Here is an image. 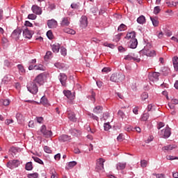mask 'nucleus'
Returning a JSON list of instances; mask_svg holds the SVG:
<instances>
[{
	"label": "nucleus",
	"instance_id": "obj_1",
	"mask_svg": "<svg viewBox=\"0 0 178 178\" xmlns=\"http://www.w3.org/2000/svg\"><path fill=\"white\" fill-rule=\"evenodd\" d=\"M124 79H125L124 74L119 72L113 73L110 77L111 81H113L114 83H120L123 81Z\"/></svg>",
	"mask_w": 178,
	"mask_h": 178
},
{
	"label": "nucleus",
	"instance_id": "obj_2",
	"mask_svg": "<svg viewBox=\"0 0 178 178\" xmlns=\"http://www.w3.org/2000/svg\"><path fill=\"white\" fill-rule=\"evenodd\" d=\"M38 86L39 85L34 81L33 82H30L27 85L28 91L31 92V94H37V92H38Z\"/></svg>",
	"mask_w": 178,
	"mask_h": 178
},
{
	"label": "nucleus",
	"instance_id": "obj_3",
	"mask_svg": "<svg viewBox=\"0 0 178 178\" xmlns=\"http://www.w3.org/2000/svg\"><path fill=\"white\" fill-rule=\"evenodd\" d=\"M19 165H20V161H19V160H11V161H9L7 163L6 166L9 169H15V168H18Z\"/></svg>",
	"mask_w": 178,
	"mask_h": 178
},
{
	"label": "nucleus",
	"instance_id": "obj_4",
	"mask_svg": "<svg viewBox=\"0 0 178 178\" xmlns=\"http://www.w3.org/2000/svg\"><path fill=\"white\" fill-rule=\"evenodd\" d=\"M172 132L170 131V128L169 126H167L165 129H162L160 134L161 137H163V138H169Z\"/></svg>",
	"mask_w": 178,
	"mask_h": 178
},
{
	"label": "nucleus",
	"instance_id": "obj_5",
	"mask_svg": "<svg viewBox=\"0 0 178 178\" xmlns=\"http://www.w3.org/2000/svg\"><path fill=\"white\" fill-rule=\"evenodd\" d=\"M45 79V74L42 73L38 75L33 81L38 84V86H42L44 84V80Z\"/></svg>",
	"mask_w": 178,
	"mask_h": 178
},
{
	"label": "nucleus",
	"instance_id": "obj_6",
	"mask_svg": "<svg viewBox=\"0 0 178 178\" xmlns=\"http://www.w3.org/2000/svg\"><path fill=\"white\" fill-rule=\"evenodd\" d=\"M140 54H142V55H146V56H156V55L154 50H149L145 47L140 51Z\"/></svg>",
	"mask_w": 178,
	"mask_h": 178
},
{
	"label": "nucleus",
	"instance_id": "obj_7",
	"mask_svg": "<svg viewBox=\"0 0 178 178\" xmlns=\"http://www.w3.org/2000/svg\"><path fill=\"white\" fill-rule=\"evenodd\" d=\"M41 133L43 134L45 138H49L52 136V131L47 130L45 125H42L40 129Z\"/></svg>",
	"mask_w": 178,
	"mask_h": 178
},
{
	"label": "nucleus",
	"instance_id": "obj_8",
	"mask_svg": "<svg viewBox=\"0 0 178 178\" xmlns=\"http://www.w3.org/2000/svg\"><path fill=\"white\" fill-rule=\"evenodd\" d=\"M22 31H23V35L25 37V38H31L33 37V35L34 34V32L31 31L29 30V28L26 26L22 27Z\"/></svg>",
	"mask_w": 178,
	"mask_h": 178
},
{
	"label": "nucleus",
	"instance_id": "obj_9",
	"mask_svg": "<svg viewBox=\"0 0 178 178\" xmlns=\"http://www.w3.org/2000/svg\"><path fill=\"white\" fill-rule=\"evenodd\" d=\"M161 74L159 72H153L149 74V80L152 81V83H155L159 80V76Z\"/></svg>",
	"mask_w": 178,
	"mask_h": 178
},
{
	"label": "nucleus",
	"instance_id": "obj_10",
	"mask_svg": "<svg viewBox=\"0 0 178 178\" xmlns=\"http://www.w3.org/2000/svg\"><path fill=\"white\" fill-rule=\"evenodd\" d=\"M105 160L104 159H99L97 161L96 170L99 172V170H104V163Z\"/></svg>",
	"mask_w": 178,
	"mask_h": 178
},
{
	"label": "nucleus",
	"instance_id": "obj_11",
	"mask_svg": "<svg viewBox=\"0 0 178 178\" xmlns=\"http://www.w3.org/2000/svg\"><path fill=\"white\" fill-rule=\"evenodd\" d=\"M47 26L49 29H56L58 27V22L52 19L47 21Z\"/></svg>",
	"mask_w": 178,
	"mask_h": 178
},
{
	"label": "nucleus",
	"instance_id": "obj_12",
	"mask_svg": "<svg viewBox=\"0 0 178 178\" xmlns=\"http://www.w3.org/2000/svg\"><path fill=\"white\" fill-rule=\"evenodd\" d=\"M81 27L86 29L88 26V19L86 16H82L81 18Z\"/></svg>",
	"mask_w": 178,
	"mask_h": 178
},
{
	"label": "nucleus",
	"instance_id": "obj_13",
	"mask_svg": "<svg viewBox=\"0 0 178 178\" xmlns=\"http://www.w3.org/2000/svg\"><path fill=\"white\" fill-rule=\"evenodd\" d=\"M32 12H33L35 15H42V9L40 8L37 5H33L31 8Z\"/></svg>",
	"mask_w": 178,
	"mask_h": 178
},
{
	"label": "nucleus",
	"instance_id": "obj_14",
	"mask_svg": "<svg viewBox=\"0 0 178 178\" xmlns=\"http://www.w3.org/2000/svg\"><path fill=\"white\" fill-rule=\"evenodd\" d=\"M124 59L125 60H134V62H138V63L141 60V59H140L138 57H136V56H134V55L131 56L130 54L125 56Z\"/></svg>",
	"mask_w": 178,
	"mask_h": 178
},
{
	"label": "nucleus",
	"instance_id": "obj_15",
	"mask_svg": "<svg viewBox=\"0 0 178 178\" xmlns=\"http://www.w3.org/2000/svg\"><path fill=\"white\" fill-rule=\"evenodd\" d=\"M22 31H23L22 28H17V29L14 30L12 33L13 37H15V38H19V37H20V35L22 34Z\"/></svg>",
	"mask_w": 178,
	"mask_h": 178
},
{
	"label": "nucleus",
	"instance_id": "obj_16",
	"mask_svg": "<svg viewBox=\"0 0 178 178\" xmlns=\"http://www.w3.org/2000/svg\"><path fill=\"white\" fill-rule=\"evenodd\" d=\"M59 80L62 86H66V81L67 80V76L65 74H60Z\"/></svg>",
	"mask_w": 178,
	"mask_h": 178
},
{
	"label": "nucleus",
	"instance_id": "obj_17",
	"mask_svg": "<svg viewBox=\"0 0 178 178\" xmlns=\"http://www.w3.org/2000/svg\"><path fill=\"white\" fill-rule=\"evenodd\" d=\"M63 94L68 99H70L71 101L74 99V95L72 93L70 90H64Z\"/></svg>",
	"mask_w": 178,
	"mask_h": 178
},
{
	"label": "nucleus",
	"instance_id": "obj_18",
	"mask_svg": "<svg viewBox=\"0 0 178 178\" xmlns=\"http://www.w3.org/2000/svg\"><path fill=\"white\" fill-rule=\"evenodd\" d=\"M70 24V21H69V18L68 17H64L63 18L60 25L63 27H66L67 26H69Z\"/></svg>",
	"mask_w": 178,
	"mask_h": 178
},
{
	"label": "nucleus",
	"instance_id": "obj_19",
	"mask_svg": "<svg viewBox=\"0 0 178 178\" xmlns=\"http://www.w3.org/2000/svg\"><path fill=\"white\" fill-rule=\"evenodd\" d=\"M51 49L53 52H56V54H58V52H59V50L60 49V44H59L58 43L54 44L53 45H51Z\"/></svg>",
	"mask_w": 178,
	"mask_h": 178
},
{
	"label": "nucleus",
	"instance_id": "obj_20",
	"mask_svg": "<svg viewBox=\"0 0 178 178\" xmlns=\"http://www.w3.org/2000/svg\"><path fill=\"white\" fill-rule=\"evenodd\" d=\"M137 45H138V42L137 41V39H131L130 41V47L134 49L135 48H137Z\"/></svg>",
	"mask_w": 178,
	"mask_h": 178
},
{
	"label": "nucleus",
	"instance_id": "obj_21",
	"mask_svg": "<svg viewBox=\"0 0 178 178\" xmlns=\"http://www.w3.org/2000/svg\"><path fill=\"white\" fill-rule=\"evenodd\" d=\"M68 119L71 122H77V118H76V114H74V113H73V112H70L68 113Z\"/></svg>",
	"mask_w": 178,
	"mask_h": 178
},
{
	"label": "nucleus",
	"instance_id": "obj_22",
	"mask_svg": "<svg viewBox=\"0 0 178 178\" xmlns=\"http://www.w3.org/2000/svg\"><path fill=\"white\" fill-rule=\"evenodd\" d=\"M172 63H173L175 70H176V72H178V57L177 56H175L172 58Z\"/></svg>",
	"mask_w": 178,
	"mask_h": 178
},
{
	"label": "nucleus",
	"instance_id": "obj_23",
	"mask_svg": "<svg viewBox=\"0 0 178 178\" xmlns=\"http://www.w3.org/2000/svg\"><path fill=\"white\" fill-rule=\"evenodd\" d=\"M127 40H134L136 39V32L132 31L130 33H128L125 37Z\"/></svg>",
	"mask_w": 178,
	"mask_h": 178
},
{
	"label": "nucleus",
	"instance_id": "obj_24",
	"mask_svg": "<svg viewBox=\"0 0 178 178\" xmlns=\"http://www.w3.org/2000/svg\"><path fill=\"white\" fill-rule=\"evenodd\" d=\"M59 141L65 143V141H69L70 140V136L67 135H62L58 138Z\"/></svg>",
	"mask_w": 178,
	"mask_h": 178
},
{
	"label": "nucleus",
	"instance_id": "obj_25",
	"mask_svg": "<svg viewBox=\"0 0 178 178\" xmlns=\"http://www.w3.org/2000/svg\"><path fill=\"white\" fill-rule=\"evenodd\" d=\"M176 148V145H169L167 146H164L162 149L163 151H172V149H175Z\"/></svg>",
	"mask_w": 178,
	"mask_h": 178
},
{
	"label": "nucleus",
	"instance_id": "obj_26",
	"mask_svg": "<svg viewBox=\"0 0 178 178\" xmlns=\"http://www.w3.org/2000/svg\"><path fill=\"white\" fill-rule=\"evenodd\" d=\"M126 163H117L116 168L118 170H123L126 168Z\"/></svg>",
	"mask_w": 178,
	"mask_h": 178
},
{
	"label": "nucleus",
	"instance_id": "obj_27",
	"mask_svg": "<svg viewBox=\"0 0 178 178\" xmlns=\"http://www.w3.org/2000/svg\"><path fill=\"white\" fill-rule=\"evenodd\" d=\"M137 22L139 24H144L145 23V17L144 15H140L139 17H138Z\"/></svg>",
	"mask_w": 178,
	"mask_h": 178
},
{
	"label": "nucleus",
	"instance_id": "obj_28",
	"mask_svg": "<svg viewBox=\"0 0 178 178\" xmlns=\"http://www.w3.org/2000/svg\"><path fill=\"white\" fill-rule=\"evenodd\" d=\"M17 69L19 70V72L20 73V74H24V73H26V70L24 69L23 65H17Z\"/></svg>",
	"mask_w": 178,
	"mask_h": 178
},
{
	"label": "nucleus",
	"instance_id": "obj_29",
	"mask_svg": "<svg viewBox=\"0 0 178 178\" xmlns=\"http://www.w3.org/2000/svg\"><path fill=\"white\" fill-rule=\"evenodd\" d=\"M94 113H96L97 115L99 113H102V106H96L93 110Z\"/></svg>",
	"mask_w": 178,
	"mask_h": 178
},
{
	"label": "nucleus",
	"instance_id": "obj_30",
	"mask_svg": "<svg viewBox=\"0 0 178 178\" xmlns=\"http://www.w3.org/2000/svg\"><path fill=\"white\" fill-rule=\"evenodd\" d=\"M64 32L67 33V34H72V35L76 34V31L74 30L70 29L69 28L64 29Z\"/></svg>",
	"mask_w": 178,
	"mask_h": 178
},
{
	"label": "nucleus",
	"instance_id": "obj_31",
	"mask_svg": "<svg viewBox=\"0 0 178 178\" xmlns=\"http://www.w3.org/2000/svg\"><path fill=\"white\" fill-rule=\"evenodd\" d=\"M34 67H35V70H42V71L45 70V67H44V65L41 64H38V65H35Z\"/></svg>",
	"mask_w": 178,
	"mask_h": 178
},
{
	"label": "nucleus",
	"instance_id": "obj_32",
	"mask_svg": "<svg viewBox=\"0 0 178 178\" xmlns=\"http://www.w3.org/2000/svg\"><path fill=\"white\" fill-rule=\"evenodd\" d=\"M148 118H149V113H143V115H142L141 120H142L143 122H147V120H148Z\"/></svg>",
	"mask_w": 178,
	"mask_h": 178
},
{
	"label": "nucleus",
	"instance_id": "obj_33",
	"mask_svg": "<svg viewBox=\"0 0 178 178\" xmlns=\"http://www.w3.org/2000/svg\"><path fill=\"white\" fill-rule=\"evenodd\" d=\"M26 170H33V163L31 162H28L25 166Z\"/></svg>",
	"mask_w": 178,
	"mask_h": 178
},
{
	"label": "nucleus",
	"instance_id": "obj_34",
	"mask_svg": "<svg viewBox=\"0 0 178 178\" xmlns=\"http://www.w3.org/2000/svg\"><path fill=\"white\" fill-rule=\"evenodd\" d=\"M118 30V31H124V30H127V26L124 24H121L119 26Z\"/></svg>",
	"mask_w": 178,
	"mask_h": 178
},
{
	"label": "nucleus",
	"instance_id": "obj_35",
	"mask_svg": "<svg viewBox=\"0 0 178 178\" xmlns=\"http://www.w3.org/2000/svg\"><path fill=\"white\" fill-rule=\"evenodd\" d=\"M150 19L152 20V23L153 26H154V27H158V26L159 24V22L157 21V19L155 18L151 17Z\"/></svg>",
	"mask_w": 178,
	"mask_h": 178
},
{
	"label": "nucleus",
	"instance_id": "obj_36",
	"mask_svg": "<svg viewBox=\"0 0 178 178\" xmlns=\"http://www.w3.org/2000/svg\"><path fill=\"white\" fill-rule=\"evenodd\" d=\"M33 161H35V162H37L38 163H40V165H44V162L42 161V160L40 159V158H38L37 156H33Z\"/></svg>",
	"mask_w": 178,
	"mask_h": 178
},
{
	"label": "nucleus",
	"instance_id": "obj_37",
	"mask_svg": "<svg viewBox=\"0 0 178 178\" xmlns=\"http://www.w3.org/2000/svg\"><path fill=\"white\" fill-rule=\"evenodd\" d=\"M165 3L167 6H169L170 8H172V6H177V3L175 1H167Z\"/></svg>",
	"mask_w": 178,
	"mask_h": 178
},
{
	"label": "nucleus",
	"instance_id": "obj_38",
	"mask_svg": "<svg viewBox=\"0 0 178 178\" xmlns=\"http://www.w3.org/2000/svg\"><path fill=\"white\" fill-rule=\"evenodd\" d=\"M140 98H141L142 101H145V99H148V93L146 92H144L141 95Z\"/></svg>",
	"mask_w": 178,
	"mask_h": 178
},
{
	"label": "nucleus",
	"instance_id": "obj_39",
	"mask_svg": "<svg viewBox=\"0 0 178 178\" xmlns=\"http://www.w3.org/2000/svg\"><path fill=\"white\" fill-rule=\"evenodd\" d=\"M148 165V161L146 160H141L140 161V166L141 168H147V165Z\"/></svg>",
	"mask_w": 178,
	"mask_h": 178
},
{
	"label": "nucleus",
	"instance_id": "obj_40",
	"mask_svg": "<svg viewBox=\"0 0 178 178\" xmlns=\"http://www.w3.org/2000/svg\"><path fill=\"white\" fill-rule=\"evenodd\" d=\"M70 133L72 136H77L79 134V133H80V131L76 129H73L70 130Z\"/></svg>",
	"mask_w": 178,
	"mask_h": 178
},
{
	"label": "nucleus",
	"instance_id": "obj_41",
	"mask_svg": "<svg viewBox=\"0 0 178 178\" xmlns=\"http://www.w3.org/2000/svg\"><path fill=\"white\" fill-rule=\"evenodd\" d=\"M120 37H122V33H118L114 37L113 41L115 42H119V41H120Z\"/></svg>",
	"mask_w": 178,
	"mask_h": 178
},
{
	"label": "nucleus",
	"instance_id": "obj_42",
	"mask_svg": "<svg viewBox=\"0 0 178 178\" xmlns=\"http://www.w3.org/2000/svg\"><path fill=\"white\" fill-rule=\"evenodd\" d=\"M111 124L109 122H106L104 124V130L105 131H108L110 130V129H111Z\"/></svg>",
	"mask_w": 178,
	"mask_h": 178
},
{
	"label": "nucleus",
	"instance_id": "obj_43",
	"mask_svg": "<svg viewBox=\"0 0 178 178\" xmlns=\"http://www.w3.org/2000/svg\"><path fill=\"white\" fill-rule=\"evenodd\" d=\"M60 52H61V55H63V56H66V55L67 54L66 48H65L63 47H60Z\"/></svg>",
	"mask_w": 178,
	"mask_h": 178
},
{
	"label": "nucleus",
	"instance_id": "obj_44",
	"mask_svg": "<svg viewBox=\"0 0 178 178\" xmlns=\"http://www.w3.org/2000/svg\"><path fill=\"white\" fill-rule=\"evenodd\" d=\"M38 176H39L38 173H37V172H34V173L28 175L29 178H38Z\"/></svg>",
	"mask_w": 178,
	"mask_h": 178
},
{
	"label": "nucleus",
	"instance_id": "obj_45",
	"mask_svg": "<svg viewBox=\"0 0 178 178\" xmlns=\"http://www.w3.org/2000/svg\"><path fill=\"white\" fill-rule=\"evenodd\" d=\"M52 58V51H47L44 56V59H49Z\"/></svg>",
	"mask_w": 178,
	"mask_h": 178
},
{
	"label": "nucleus",
	"instance_id": "obj_46",
	"mask_svg": "<svg viewBox=\"0 0 178 178\" xmlns=\"http://www.w3.org/2000/svg\"><path fill=\"white\" fill-rule=\"evenodd\" d=\"M44 152H47V154H51V152H52V150H51V147L48 146L44 147Z\"/></svg>",
	"mask_w": 178,
	"mask_h": 178
},
{
	"label": "nucleus",
	"instance_id": "obj_47",
	"mask_svg": "<svg viewBox=\"0 0 178 178\" xmlns=\"http://www.w3.org/2000/svg\"><path fill=\"white\" fill-rule=\"evenodd\" d=\"M28 19H30L31 20H35V19H37V15H35V14H29L28 15Z\"/></svg>",
	"mask_w": 178,
	"mask_h": 178
},
{
	"label": "nucleus",
	"instance_id": "obj_48",
	"mask_svg": "<svg viewBox=\"0 0 178 178\" xmlns=\"http://www.w3.org/2000/svg\"><path fill=\"white\" fill-rule=\"evenodd\" d=\"M166 159H168V161H175V159H178V157L174 156H166Z\"/></svg>",
	"mask_w": 178,
	"mask_h": 178
},
{
	"label": "nucleus",
	"instance_id": "obj_49",
	"mask_svg": "<svg viewBox=\"0 0 178 178\" xmlns=\"http://www.w3.org/2000/svg\"><path fill=\"white\" fill-rule=\"evenodd\" d=\"M47 36L49 40H52L54 38V35L52 34V31H47Z\"/></svg>",
	"mask_w": 178,
	"mask_h": 178
},
{
	"label": "nucleus",
	"instance_id": "obj_50",
	"mask_svg": "<svg viewBox=\"0 0 178 178\" xmlns=\"http://www.w3.org/2000/svg\"><path fill=\"white\" fill-rule=\"evenodd\" d=\"M76 165H77V162L76 161H70L69 163H68V166L69 168H74V166H76Z\"/></svg>",
	"mask_w": 178,
	"mask_h": 178
},
{
	"label": "nucleus",
	"instance_id": "obj_51",
	"mask_svg": "<svg viewBox=\"0 0 178 178\" xmlns=\"http://www.w3.org/2000/svg\"><path fill=\"white\" fill-rule=\"evenodd\" d=\"M159 12H161V8H159V6H156L154 9V15H158V13H159Z\"/></svg>",
	"mask_w": 178,
	"mask_h": 178
},
{
	"label": "nucleus",
	"instance_id": "obj_52",
	"mask_svg": "<svg viewBox=\"0 0 178 178\" xmlns=\"http://www.w3.org/2000/svg\"><path fill=\"white\" fill-rule=\"evenodd\" d=\"M165 127V123L160 122H159V124H157V129L158 130H161V129H162V127Z\"/></svg>",
	"mask_w": 178,
	"mask_h": 178
},
{
	"label": "nucleus",
	"instance_id": "obj_53",
	"mask_svg": "<svg viewBox=\"0 0 178 178\" xmlns=\"http://www.w3.org/2000/svg\"><path fill=\"white\" fill-rule=\"evenodd\" d=\"M54 66L57 67V69H62V67H63V64L60 63H56L54 64Z\"/></svg>",
	"mask_w": 178,
	"mask_h": 178
},
{
	"label": "nucleus",
	"instance_id": "obj_54",
	"mask_svg": "<svg viewBox=\"0 0 178 178\" xmlns=\"http://www.w3.org/2000/svg\"><path fill=\"white\" fill-rule=\"evenodd\" d=\"M9 104H10V101H9V99H6L3 100V105H4V106H8Z\"/></svg>",
	"mask_w": 178,
	"mask_h": 178
},
{
	"label": "nucleus",
	"instance_id": "obj_55",
	"mask_svg": "<svg viewBox=\"0 0 178 178\" xmlns=\"http://www.w3.org/2000/svg\"><path fill=\"white\" fill-rule=\"evenodd\" d=\"M111 67H104L102 70L104 73H109L111 72Z\"/></svg>",
	"mask_w": 178,
	"mask_h": 178
},
{
	"label": "nucleus",
	"instance_id": "obj_56",
	"mask_svg": "<svg viewBox=\"0 0 178 178\" xmlns=\"http://www.w3.org/2000/svg\"><path fill=\"white\" fill-rule=\"evenodd\" d=\"M36 120L38 123H42V122L44 121V118L42 117H37Z\"/></svg>",
	"mask_w": 178,
	"mask_h": 178
},
{
	"label": "nucleus",
	"instance_id": "obj_57",
	"mask_svg": "<svg viewBox=\"0 0 178 178\" xmlns=\"http://www.w3.org/2000/svg\"><path fill=\"white\" fill-rule=\"evenodd\" d=\"M10 152H13V154H16L17 152V148L13 147L10 149Z\"/></svg>",
	"mask_w": 178,
	"mask_h": 178
},
{
	"label": "nucleus",
	"instance_id": "obj_58",
	"mask_svg": "<svg viewBox=\"0 0 178 178\" xmlns=\"http://www.w3.org/2000/svg\"><path fill=\"white\" fill-rule=\"evenodd\" d=\"M118 115L120 116L122 119L124 118V113H123V111H118Z\"/></svg>",
	"mask_w": 178,
	"mask_h": 178
},
{
	"label": "nucleus",
	"instance_id": "obj_59",
	"mask_svg": "<svg viewBox=\"0 0 178 178\" xmlns=\"http://www.w3.org/2000/svg\"><path fill=\"white\" fill-rule=\"evenodd\" d=\"M171 104H172V105H177V104H178V99H172L171 100Z\"/></svg>",
	"mask_w": 178,
	"mask_h": 178
},
{
	"label": "nucleus",
	"instance_id": "obj_60",
	"mask_svg": "<svg viewBox=\"0 0 178 178\" xmlns=\"http://www.w3.org/2000/svg\"><path fill=\"white\" fill-rule=\"evenodd\" d=\"M72 9H79V5L76 3L71 4Z\"/></svg>",
	"mask_w": 178,
	"mask_h": 178
},
{
	"label": "nucleus",
	"instance_id": "obj_61",
	"mask_svg": "<svg viewBox=\"0 0 178 178\" xmlns=\"http://www.w3.org/2000/svg\"><path fill=\"white\" fill-rule=\"evenodd\" d=\"M133 113H134V115H138V107H135L133 109Z\"/></svg>",
	"mask_w": 178,
	"mask_h": 178
},
{
	"label": "nucleus",
	"instance_id": "obj_62",
	"mask_svg": "<svg viewBox=\"0 0 178 178\" xmlns=\"http://www.w3.org/2000/svg\"><path fill=\"white\" fill-rule=\"evenodd\" d=\"M40 102H42L43 104H47V100L45 97H42L40 99Z\"/></svg>",
	"mask_w": 178,
	"mask_h": 178
},
{
	"label": "nucleus",
	"instance_id": "obj_63",
	"mask_svg": "<svg viewBox=\"0 0 178 178\" xmlns=\"http://www.w3.org/2000/svg\"><path fill=\"white\" fill-rule=\"evenodd\" d=\"M156 178H165V175L164 174H156Z\"/></svg>",
	"mask_w": 178,
	"mask_h": 178
},
{
	"label": "nucleus",
	"instance_id": "obj_64",
	"mask_svg": "<svg viewBox=\"0 0 178 178\" xmlns=\"http://www.w3.org/2000/svg\"><path fill=\"white\" fill-rule=\"evenodd\" d=\"M172 177L178 178V172H172Z\"/></svg>",
	"mask_w": 178,
	"mask_h": 178
}]
</instances>
